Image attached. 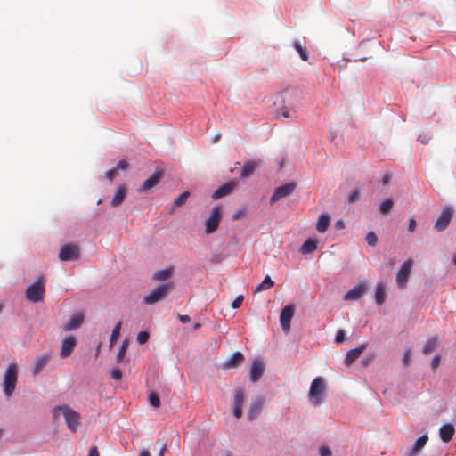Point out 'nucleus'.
<instances>
[{"mask_svg":"<svg viewBox=\"0 0 456 456\" xmlns=\"http://www.w3.org/2000/svg\"><path fill=\"white\" fill-rule=\"evenodd\" d=\"M62 415L68 428L72 431H77L80 424V415L68 405H58L53 409V418L57 420Z\"/></svg>","mask_w":456,"mask_h":456,"instance_id":"nucleus-1","label":"nucleus"},{"mask_svg":"<svg viewBox=\"0 0 456 456\" xmlns=\"http://www.w3.org/2000/svg\"><path fill=\"white\" fill-rule=\"evenodd\" d=\"M18 370L16 363H10L7 367L4 378V392L6 396L10 397L16 387Z\"/></svg>","mask_w":456,"mask_h":456,"instance_id":"nucleus-2","label":"nucleus"},{"mask_svg":"<svg viewBox=\"0 0 456 456\" xmlns=\"http://www.w3.org/2000/svg\"><path fill=\"white\" fill-rule=\"evenodd\" d=\"M26 297L34 303L43 301L45 297V280L43 277L37 278L36 281L27 289Z\"/></svg>","mask_w":456,"mask_h":456,"instance_id":"nucleus-3","label":"nucleus"},{"mask_svg":"<svg viewBox=\"0 0 456 456\" xmlns=\"http://www.w3.org/2000/svg\"><path fill=\"white\" fill-rule=\"evenodd\" d=\"M324 392V380L321 377L315 378L312 381L309 390V398L313 404L319 405L322 403Z\"/></svg>","mask_w":456,"mask_h":456,"instance_id":"nucleus-4","label":"nucleus"},{"mask_svg":"<svg viewBox=\"0 0 456 456\" xmlns=\"http://www.w3.org/2000/svg\"><path fill=\"white\" fill-rule=\"evenodd\" d=\"M222 218V211L219 206H216L212 208L209 217L205 222V232L211 234L215 232L220 224Z\"/></svg>","mask_w":456,"mask_h":456,"instance_id":"nucleus-5","label":"nucleus"},{"mask_svg":"<svg viewBox=\"0 0 456 456\" xmlns=\"http://www.w3.org/2000/svg\"><path fill=\"white\" fill-rule=\"evenodd\" d=\"M172 289V284H165L154 289L148 296L144 297V303L151 305L163 299Z\"/></svg>","mask_w":456,"mask_h":456,"instance_id":"nucleus-6","label":"nucleus"},{"mask_svg":"<svg viewBox=\"0 0 456 456\" xmlns=\"http://www.w3.org/2000/svg\"><path fill=\"white\" fill-rule=\"evenodd\" d=\"M295 314V306L292 305H286L281 312L280 322L282 330L288 333L290 330V322Z\"/></svg>","mask_w":456,"mask_h":456,"instance_id":"nucleus-7","label":"nucleus"},{"mask_svg":"<svg viewBox=\"0 0 456 456\" xmlns=\"http://www.w3.org/2000/svg\"><path fill=\"white\" fill-rule=\"evenodd\" d=\"M413 265V260H406L396 273V282L400 288H404Z\"/></svg>","mask_w":456,"mask_h":456,"instance_id":"nucleus-8","label":"nucleus"},{"mask_svg":"<svg viewBox=\"0 0 456 456\" xmlns=\"http://www.w3.org/2000/svg\"><path fill=\"white\" fill-rule=\"evenodd\" d=\"M296 188V183H289L286 184H283L281 186L277 187L273 195L270 198V202L273 204L282 198H285L289 195H290Z\"/></svg>","mask_w":456,"mask_h":456,"instance_id":"nucleus-9","label":"nucleus"},{"mask_svg":"<svg viewBox=\"0 0 456 456\" xmlns=\"http://www.w3.org/2000/svg\"><path fill=\"white\" fill-rule=\"evenodd\" d=\"M79 257V248L75 244H67L60 251L59 258L61 261L75 260Z\"/></svg>","mask_w":456,"mask_h":456,"instance_id":"nucleus-10","label":"nucleus"},{"mask_svg":"<svg viewBox=\"0 0 456 456\" xmlns=\"http://www.w3.org/2000/svg\"><path fill=\"white\" fill-rule=\"evenodd\" d=\"M453 211L451 208H445L443 210L438 219L435 224V229L437 232H442L447 228L452 218Z\"/></svg>","mask_w":456,"mask_h":456,"instance_id":"nucleus-11","label":"nucleus"},{"mask_svg":"<svg viewBox=\"0 0 456 456\" xmlns=\"http://www.w3.org/2000/svg\"><path fill=\"white\" fill-rule=\"evenodd\" d=\"M368 285L366 282H360L344 296L345 300H357L361 298L367 290Z\"/></svg>","mask_w":456,"mask_h":456,"instance_id":"nucleus-12","label":"nucleus"},{"mask_svg":"<svg viewBox=\"0 0 456 456\" xmlns=\"http://www.w3.org/2000/svg\"><path fill=\"white\" fill-rule=\"evenodd\" d=\"M162 177H163L162 171L155 172L147 180L144 181V183L142 184V186L138 189V192H140V193L147 192L151 188L156 186L160 182Z\"/></svg>","mask_w":456,"mask_h":456,"instance_id":"nucleus-13","label":"nucleus"},{"mask_svg":"<svg viewBox=\"0 0 456 456\" xmlns=\"http://www.w3.org/2000/svg\"><path fill=\"white\" fill-rule=\"evenodd\" d=\"M244 391L242 389H237L234 392L232 411L236 419H240L242 416V405L244 403Z\"/></svg>","mask_w":456,"mask_h":456,"instance_id":"nucleus-14","label":"nucleus"},{"mask_svg":"<svg viewBox=\"0 0 456 456\" xmlns=\"http://www.w3.org/2000/svg\"><path fill=\"white\" fill-rule=\"evenodd\" d=\"M428 441V436L427 434L419 436L412 446L404 453V456H417L421 450L425 447Z\"/></svg>","mask_w":456,"mask_h":456,"instance_id":"nucleus-15","label":"nucleus"},{"mask_svg":"<svg viewBox=\"0 0 456 456\" xmlns=\"http://www.w3.org/2000/svg\"><path fill=\"white\" fill-rule=\"evenodd\" d=\"M76 343L77 342H76L75 338H73L71 336L66 337L61 342V351H60L61 357L66 358V357L69 356L76 346Z\"/></svg>","mask_w":456,"mask_h":456,"instance_id":"nucleus-16","label":"nucleus"},{"mask_svg":"<svg viewBox=\"0 0 456 456\" xmlns=\"http://www.w3.org/2000/svg\"><path fill=\"white\" fill-rule=\"evenodd\" d=\"M84 322V315L82 314H73L69 322L64 325L65 331H70L79 328Z\"/></svg>","mask_w":456,"mask_h":456,"instance_id":"nucleus-17","label":"nucleus"},{"mask_svg":"<svg viewBox=\"0 0 456 456\" xmlns=\"http://www.w3.org/2000/svg\"><path fill=\"white\" fill-rule=\"evenodd\" d=\"M127 195V188L126 185H119L117 189L112 200L110 202V205L112 207H118L126 200Z\"/></svg>","mask_w":456,"mask_h":456,"instance_id":"nucleus-18","label":"nucleus"},{"mask_svg":"<svg viewBox=\"0 0 456 456\" xmlns=\"http://www.w3.org/2000/svg\"><path fill=\"white\" fill-rule=\"evenodd\" d=\"M264 372V364L260 360H255L250 368V379L256 382Z\"/></svg>","mask_w":456,"mask_h":456,"instance_id":"nucleus-19","label":"nucleus"},{"mask_svg":"<svg viewBox=\"0 0 456 456\" xmlns=\"http://www.w3.org/2000/svg\"><path fill=\"white\" fill-rule=\"evenodd\" d=\"M235 184L236 183L234 182H229L220 186L217 190L215 191V192L212 195V198L214 200H217L222 197L229 195L232 191Z\"/></svg>","mask_w":456,"mask_h":456,"instance_id":"nucleus-20","label":"nucleus"},{"mask_svg":"<svg viewBox=\"0 0 456 456\" xmlns=\"http://www.w3.org/2000/svg\"><path fill=\"white\" fill-rule=\"evenodd\" d=\"M264 402L261 398H256L250 405V408L248 411V419L252 420L254 419L262 411Z\"/></svg>","mask_w":456,"mask_h":456,"instance_id":"nucleus-21","label":"nucleus"},{"mask_svg":"<svg viewBox=\"0 0 456 456\" xmlns=\"http://www.w3.org/2000/svg\"><path fill=\"white\" fill-rule=\"evenodd\" d=\"M366 348V345H362L357 348L350 349L345 358V363L346 365L349 366L351 365L357 358L360 357L362 353Z\"/></svg>","mask_w":456,"mask_h":456,"instance_id":"nucleus-22","label":"nucleus"},{"mask_svg":"<svg viewBox=\"0 0 456 456\" xmlns=\"http://www.w3.org/2000/svg\"><path fill=\"white\" fill-rule=\"evenodd\" d=\"M455 429L452 424H444L439 429L440 437L443 442L448 443L453 437Z\"/></svg>","mask_w":456,"mask_h":456,"instance_id":"nucleus-23","label":"nucleus"},{"mask_svg":"<svg viewBox=\"0 0 456 456\" xmlns=\"http://www.w3.org/2000/svg\"><path fill=\"white\" fill-rule=\"evenodd\" d=\"M317 239H308L306 240L299 248V252L303 255L311 254L317 248Z\"/></svg>","mask_w":456,"mask_h":456,"instance_id":"nucleus-24","label":"nucleus"},{"mask_svg":"<svg viewBox=\"0 0 456 456\" xmlns=\"http://www.w3.org/2000/svg\"><path fill=\"white\" fill-rule=\"evenodd\" d=\"M259 161L257 160H251L248 161L244 164L243 168L240 173L241 178H247L250 176L256 170V168L258 167Z\"/></svg>","mask_w":456,"mask_h":456,"instance_id":"nucleus-25","label":"nucleus"},{"mask_svg":"<svg viewBox=\"0 0 456 456\" xmlns=\"http://www.w3.org/2000/svg\"><path fill=\"white\" fill-rule=\"evenodd\" d=\"M330 223V217L328 214H322L319 216L318 222L316 224V230L319 232H324L327 231Z\"/></svg>","mask_w":456,"mask_h":456,"instance_id":"nucleus-26","label":"nucleus"},{"mask_svg":"<svg viewBox=\"0 0 456 456\" xmlns=\"http://www.w3.org/2000/svg\"><path fill=\"white\" fill-rule=\"evenodd\" d=\"M244 360V356L240 352H235L230 359L225 362V367L234 368L241 364Z\"/></svg>","mask_w":456,"mask_h":456,"instance_id":"nucleus-27","label":"nucleus"},{"mask_svg":"<svg viewBox=\"0 0 456 456\" xmlns=\"http://www.w3.org/2000/svg\"><path fill=\"white\" fill-rule=\"evenodd\" d=\"M438 346V338L436 337H433L428 340L426 345L423 347V354L428 355L431 354Z\"/></svg>","mask_w":456,"mask_h":456,"instance_id":"nucleus-28","label":"nucleus"},{"mask_svg":"<svg viewBox=\"0 0 456 456\" xmlns=\"http://www.w3.org/2000/svg\"><path fill=\"white\" fill-rule=\"evenodd\" d=\"M49 360H50L49 355L40 356L37 359V361L34 366V369H33L34 375H37L42 370V369L48 363Z\"/></svg>","mask_w":456,"mask_h":456,"instance_id":"nucleus-29","label":"nucleus"},{"mask_svg":"<svg viewBox=\"0 0 456 456\" xmlns=\"http://www.w3.org/2000/svg\"><path fill=\"white\" fill-rule=\"evenodd\" d=\"M386 299L385 287L382 283L378 284L375 292V300L378 305H382Z\"/></svg>","mask_w":456,"mask_h":456,"instance_id":"nucleus-30","label":"nucleus"},{"mask_svg":"<svg viewBox=\"0 0 456 456\" xmlns=\"http://www.w3.org/2000/svg\"><path fill=\"white\" fill-rule=\"evenodd\" d=\"M172 274V269L167 268L160 271H158L154 273L153 279L156 281H166L167 280Z\"/></svg>","mask_w":456,"mask_h":456,"instance_id":"nucleus-31","label":"nucleus"},{"mask_svg":"<svg viewBox=\"0 0 456 456\" xmlns=\"http://www.w3.org/2000/svg\"><path fill=\"white\" fill-rule=\"evenodd\" d=\"M274 285L269 275H266L264 281L256 287V292L271 289Z\"/></svg>","mask_w":456,"mask_h":456,"instance_id":"nucleus-32","label":"nucleus"},{"mask_svg":"<svg viewBox=\"0 0 456 456\" xmlns=\"http://www.w3.org/2000/svg\"><path fill=\"white\" fill-rule=\"evenodd\" d=\"M394 206V201L391 199L385 200L379 206V212L382 215L388 214Z\"/></svg>","mask_w":456,"mask_h":456,"instance_id":"nucleus-33","label":"nucleus"},{"mask_svg":"<svg viewBox=\"0 0 456 456\" xmlns=\"http://www.w3.org/2000/svg\"><path fill=\"white\" fill-rule=\"evenodd\" d=\"M120 329H121V322H119L116 324V326L114 327V329L112 330L110 341V347H112L114 346L117 339L118 338L119 334H120Z\"/></svg>","mask_w":456,"mask_h":456,"instance_id":"nucleus-34","label":"nucleus"},{"mask_svg":"<svg viewBox=\"0 0 456 456\" xmlns=\"http://www.w3.org/2000/svg\"><path fill=\"white\" fill-rule=\"evenodd\" d=\"M293 45H294V48L297 50V52L299 53V56L301 57V59L305 61H307L308 54H307L305 49L301 45V43L299 41H295Z\"/></svg>","mask_w":456,"mask_h":456,"instance_id":"nucleus-35","label":"nucleus"},{"mask_svg":"<svg viewBox=\"0 0 456 456\" xmlns=\"http://www.w3.org/2000/svg\"><path fill=\"white\" fill-rule=\"evenodd\" d=\"M190 196L189 191L183 192L179 197H177L174 201V208H178L183 206Z\"/></svg>","mask_w":456,"mask_h":456,"instance_id":"nucleus-36","label":"nucleus"},{"mask_svg":"<svg viewBox=\"0 0 456 456\" xmlns=\"http://www.w3.org/2000/svg\"><path fill=\"white\" fill-rule=\"evenodd\" d=\"M127 345H128L127 341H124L122 343V345L120 346V347L118 349V353L117 354V362H123L126 349H127Z\"/></svg>","mask_w":456,"mask_h":456,"instance_id":"nucleus-37","label":"nucleus"},{"mask_svg":"<svg viewBox=\"0 0 456 456\" xmlns=\"http://www.w3.org/2000/svg\"><path fill=\"white\" fill-rule=\"evenodd\" d=\"M361 199V191L357 189L353 190L347 197L349 204L354 203Z\"/></svg>","mask_w":456,"mask_h":456,"instance_id":"nucleus-38","label":"nucleus"},{"mask_svg":"<svg viewBox=\"0 0 456 456\" xmlns=\"http://www.w3.org/2000/svg\"><path fill=\"white\" fill-rule=\"evenodd\" d=\"M149 403H151V405H152L155 408H158L160 406V399H159V395L154 392H151L149 395Z\"/></svg>","mask_w":456,"mask_h":456,"instance_id":"nucleus-39","label":"nucleus"},{"mask_svg":"<svg viewBox=\"0 0 456 456\" xmlns=\"http://www.w3.org/2000/svg\"><path fill=\"white\" fill-rule=\"evenodd\" d=\"M366 241L370 246H376L378 242V237L373 232H370L366 235Z\"/></svg>","mask_w":456,"mask_h":456,"instance_id":"nucleus-40","label":"nucleus"},{"mask_svg":"<svg viewBox=\"0 0 456 456\" xmlns=\"http://www.w3.org/2000/svg\"><path fill=\"white\" fill-rule=\"evenodd\" d=\"M149 339V333L147 331H141L137 335V342L141 345L146 343Z\"/></svg>","mask_w":456,"mask_h":456,"instance_id":"nucleus-41","label":"nucleus"},{"mask_svg":"<svg viewBox=\"0 0 456 456\" xmlns=\"http://www.w3.org/2000/svg\"><path fill=\"white\" fill-rule=\"evenodd\" d=\"M411 349L407 348L405 350L403 357V362L405 366H408L411 363Z\"/></svg>","mask_w":456,"mask_h":456,"instance_id":"nucleus-42","label":"nucleus"},{"mask_svg":"<svg viewBox=\"0 0 456 456\" xmlns=\"http://www.w3.org/2000/svg\"><path fill=\"white\" fill-rule=\"evenodd\" d=\"M244 297L242 295L238 296L232 303V307L233 309L239 308L243 302Z\"/></svg>","mask_w":456,"mask_h":456,"instance_id":"nucleus-43","label":"nucleus"},{"mask_svg":"<svg viewBox=\"0 0 456 456\" xmlns=\"http://www.w3.org/2000/svg\"><path fill=\"white\" fill-rule=\"evenodd\" d=\"M110 376L114 380H120L122 379V371L119 369H113Z\"/></svg>","mask_w":456,"mask_h":456,"instance_id":"nucleus-44","label":"nucleus"},{"mask_svg":"<svg viewBox=\"0 0 456 456\" xmlns=\"http://www.w3.org/2000/svg\"><path fill=\"white\" fill-rule=\"evenodd\" d=\"M320 456H332L331 450L328 446H322L320 448Z\"/></svg>","mask_w":456,"mask_h":456,"instance_id":"nucleus-45","label":"nucleus"},{"mask_svg":"<svg viewBox=\"0 0 456 456\" xmlns=\"http://www.w3.org/2000/svg\"><path fill=\"white\" fill-rule=\"evenodd\" d=\"M344 338H345V332L344 330H340L337 332L336 334V337H335V342L336 343H342L344 341Z\"/></svg>","mask_w":456,"mask_h":456,"instance_id":"nucleus-46","label":"nucleus"},{"mask_svg":"<svg viewBox=\"0 0 456 456\" xmlns=\"http://www.w3.org/2000/svg\"><path fill=\"white\" fill-rule=\"evenodd\" d=\"M276 117L277 118H281V117H283V118H289L290 115H289V111L286 109H281V110H279L277 112H276Z\"/></svg>","mask_w":456,"mask_h":456,"instance_id":"nucleus-47","label":"nucleus"},{"mask_svg":"<svg viewBox=\"0 0 456 456\" xmlns=\"http://www.w3.org/2000/svg\"><path fill=\"white\" fill-rule=\"evenodd\" d=\"M127 167H128V163L125 159H122V160L118 161L116 169L126 170V169H127Z\"/></svg>","mask_w":456,"mask_h":456,"instance_id":"nucleus-48","label":"nucleus"},{"mask_svg":"<svg viewBox=\"0 0 456 456\" xmlns=\"http://www.w3.org/2000/svg\"><path fill=\"white\" fill-rule=\"evenodd\" d=\"M439 363H440V356L439 355H436L432 359V362H431L432 369L435 370L438 367Z\"/></svg>","mask_w":456,"mask_h":456,"instance_id":"nucleus-49","label":"nucleus"},{"mask_svg":"<svg viewBox=\"0 0 456 456\" xmlns=\"http://www.w3.org/2000/svg\"><path fill=\"white\" fill-rule=\"evenodd\" d=\"M118 174V171L117 169H110L109 170L107 173H106V176L107 178H109L110 180H112Z\"/></svg>","mask_w":456,"mask_h":456,"instance_id":"nucleus-50","label":"nucleus"},{"mask_svg":"<svg viewBox=\"0 0 456 456\" xmlns=\"http://www.w3.org/2000/svg\"><path fill=\"white\" fill-rule=\"evenodd\" d=\"M88 456H100L97 446L94 445L90 448Z\"/></svg>","mask_w":456,"mask_h":456,"instance_id":"nucleus-51","label":"nucleus"},{"mask_svg":"<svg viewBox=\"0 0 456 456\" xmlns=\"http://www.w3.org/2000/svg\"><path fill=\"white\" fill-rule=\"evenodd\" d=\"M415 228H416V221H415V219L411 218L409 221L408 230L412 232L415 231Z\"/></svg>","mask_w":456,"mask_h":456,"instance_id":"nucleus-52","label":"nucleus"},{"mask_svg":"<svg viewBox=\"0 0 456 456\" xmlns=\"http://www.w3.org/2000/svg\"><path fill=\"white\" fill-rule=\"evenodd\" d=\"M179 320L182 323H188L191 321L189 315H179Z\"/></svg>","mask_w":456,"mask_h":456,"instance_id":"nucleus-53","label":"nucleus"},{"mask_svg":"<svg viewBox=\"0 0 456 456\" xmlns=\"http://www.w3.org/2000/svg\"><path fill=\"white\" fill-rule=\"evenodd\" d=\"M390 180H391V175L386 174L382 178V183H383V184L387 185V183H389Z\"/></svg>","mask_w":456,"mask_h":456,"instance_id":"nucleus-54","label":"nucleus"},{"mask_svg":"<svg viewBox=\"0 0 456 456\" xmlns=\"http://www.w3.org/2000/svg\"><path fill=\"white\" fill-rule=\"evenodd\" d=\"M429 139H430V138H429V137H428V135H427V134H425V135H420V136L419 137V140L422 143H424V144H427V143L429 142Z\"/></svg>","mask_w":456,"mask_h":456,"instance_id":"nucleus-55","label":"nucleus"},{"mask_svg":"<svg viewBox=\"0 0 456 456\" xmlns=\"http://www.w3.org/2000/svg\"><path fill=\"white\" fill-rule=\"evenodd\" d=\"M139 456H151V453L148 450L142 449L141 450Z\"/></svg>","mask_w":456,"mask_h":456,"instance_id":"nucleus-56","label":"nucleus"},{"mask_svg":"<svg viewBox=\"0 0 456 456\" xmlns=\"http://www.w3.org/2000/svg\"><path fill=\"white\" fill-rule=\"evenodd\" d=\"M166 450H167V445H166V444H164V445L162 446V448L160 449V451H159V455H158V456H164Z\"/></svg>","mask_w":456,"mask_h":456,"instance_id":"nucleus-57","label":"nucleus"},{"mask_svg":"<svg viewBox=\"0 0 456 456\" xmlns=\"http://www.w3.org/2000/svg\"><path fill=\"white\" fill-rule=\"evenodd\" d=\"M336 227H337L338 229H341V228H343V227H344V223H343L342 221H338V222L336 223Z\"/></svg>","mask_w":456,"mask_h":456,"instance_id":"nucleus-58","label":"nucleus"},{"mask_svg":"<svg viewBox=\"0 0 456 456\" xmlns=\"http://www.w3.org/2000/svg\"><path fill=\"white\" fill-rule=\"evenodd\" d=\"M220 137H221L220 134L215 135L213 138V142H216L220 139Z\"/></svg>","mask_w":456,"mask_h":456,"instance_id":"nucleus-59","label":"nucleus"},{"mask_svg":"<svg viewBox=\"0 0 456 456\" xmlns=\"http://www.w3.org/2000/svg\"><path fill=\"white\" fill-rule=\"evenodd\" d=\"M239 216H240V214H239V213H238V214H235V215L233 216V219H238V218H239Z\"/></svg>","mask_w":456,"mask_h":456,"instance_id":"nucleus-60","label":"nucleus"},{"mask_svg":"<svg viewBox=\"0 0 456 456\" xmlns=\"http://www.w3.org/2000/svg\"><path fill=\"white\" fill-rule=\"evenodd\" d=\"M200 326V323H196V324L194 325V329H198Z\"/></svg>","mask_w":456,"mask_h":456,"instance_id":"nucleus-61","label":"nucleus"},{"mask_svg":"<svg viewBox=\"0 0 456 456\" xmlns=\"http://www.w3.org/2000/svg\"><path fill=\"white\" fill-rule=\"evenodd\" d=\"M453 264L456 265V256L453 258Z\"/></svg>","mask_w":456,"mask_h":456,"instance_id":"nucleus-62","label":"nucleus"},{"mask_svg":"<svg viewBox=\"0 0 456 456\" xmlns=\"http://www.w3.org/2000/svg\"><path fill=\"white\" fill-rule=\"evenodd\" d=\"M289 94V92H287V91H284V92L282 93V94Z\"/></svg>","mask_w":456,"mask_h":456,"instance_id":"nucleus-63","label":"nucleus"},{"mask_svg":"<svg viewBox=\"0 0 456 456\" xmlns=\"http://www.w3.org/2000/svg\"><path fill=\"white\" fill-rule=\"evenodd\" d=\"M227 456H232L231 454H228Z\"/></svg>","mask_w":456,"mask_h":456,"instance_id":"nucleus-64","label":"nucleus"}]
</instances>
